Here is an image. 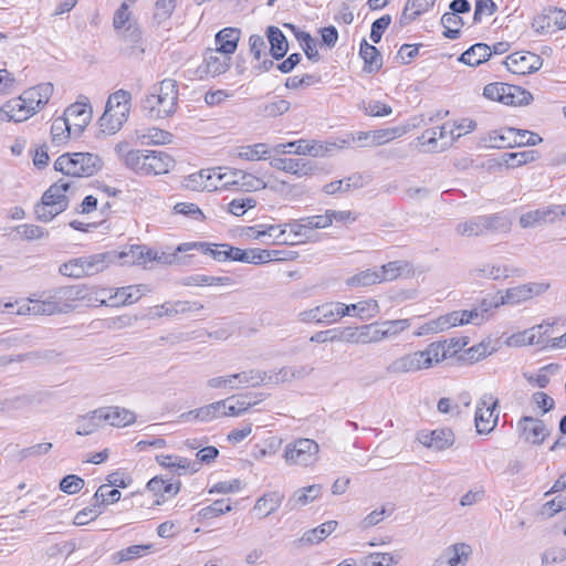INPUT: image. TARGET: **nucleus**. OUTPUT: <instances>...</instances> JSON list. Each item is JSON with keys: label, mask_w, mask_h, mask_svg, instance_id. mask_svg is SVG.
<instances>
[{"label": "nucleus", "mask_w": 566, "mask_h": 566, "mask_svg": "<svg viewBox=\"0 0 566 566\" xmlns=\"http://www.w3.org/2000/svg\"><path fill=\"white\" fill-rule=\"evenodd\" d=\"M178 84L176 80L165 78L143 99L142 108L150 119L172 116L178 105Z\"/></svg>", "instance_id": "obj_1"}, {"label": "nucleus", "mask_w": 566, "mask_h": 566, "mask_svg": "<svg viewBox=\"0 0 566 566\" xmlns=\"http://www.w3.org/2000/svg\"><path fill=\"white\" fill-rule=\"evenodd\" d=\"M75 189L74 181L59 179L43 193L41 202L35 206V214L40 221L49 222L69 208L67 192Z\"/></svg>", "instance_id": "obj_2"}, {"label": "nucleus", "mask_w": 566, "mask_h": 566, "mask_svg": "<svg viewBox=\"0 0 566 566\" xmlns=\"http://www.w3.org/2000/svg\"><path fill=\"white\" fill-rule=\"evenodd\" d=\"M103 159L93 153H65L54 161V169L66 177L88 178L103 168Z\"/></svg>", "instance_id": "obj_3"}, {"label": "nucleus", "mask_w": 566, "mask_h": 566, "mask_svg": "<svg viewBox=\"0 0 566 566\" xmlns=\"http://www.w3.org/2000/svg\"><path fill=\"white\" fill-rule=\"evenodd\" d=\"M438 348L439 345H428L423 350L411 352L397 357L386 366V373L399 376L428 369L433 366V359H437Z\"/></svg>", "instance_id": "obj_4"}, {"label": "nucleus", "mask_w": 566, "mask_h": 566, "mask_svg": "<svg viewBox=\"0 0 566 566\" xmlns=\"http://www.w3.org/2000/svg\"><path fill=\"white\" fill-rule=\"evenodd\" d=\"M319 446L316 441L300 438L287 443L284 449V459L287 464L310 467L318 460Z\"/></svg>", "instance_id": "obj_5"}, {"label": "nucleus", "mask_w": 566, "mask_h": 566, "mask_svg": "<svg viewBox=\"0 0 566 566\" xmlns=\"http://www.w3.org/2000/svg\"><path fill=\"white\" fill-rule=\"evenodd\" d=\"M297 318L302 323L333 324L339 318L338 302L324 303L313 308L298 313Z\"/></svg>", "instance_id": "obj_6"}, {"label": "nucleus", "mask_w": 566, "mask_h": 566, "mask_svg": "<svg viewBox=\"0 0 566 566\" xmlns=\"http://www.w3.org/2000/svg\"><path fill=\"white\" fill-rule=\"evenodd\" d=\"M231 57L223 54L218 49H207L203 54V63L198 67L197 72L202 76H218L226 73L230 67Z\"/></svg>", "instance_id": "obj_7"}, {"label": "nucleus", "mask_w": 566, "mask_h": 566, "mask_svg": "<svg viewBox=\"0 0 566 566\" xmlns=\"http://www.w3.org/2000/svg\"><path fill=\"white\" fill-rule=\"evenodd\" d=\"M507 70L514 74H530L541 69L543 61L539 55L531 52H515L504 61Z\"/></svg>", "instance_id": "obj_8"}, {"label": "nucleus", "mask_w": 566, "mask_h": 566, "mask_svg": "<svg viewBox=\"0 0 566 566\" xmlns=\"http://www.w3.org/2000/svg\"><path fill=\"white\" fill-rule=\"evenodd\" d=\"M63 117L73 133L80 135L92 119V107L88 103L76 102L64 111Z\"/></svg>", "instance_id": "obj_9"}, {"label": "nucleus", "mask_w": 566, "mask_h": 566, "mask_svg": "<svg viewBox=\"0 0 566 566\" xmlns=\"http://www.w3.org/2000/svg\"><path fill=\"white\" fill-rule=\"evenodd\" d=\"M418 441L434 451H442L453 446L455 441L454 433L449 428L436 429L432 431H420Z\"/></svg>", "instance_id": "obj_10"}, {"label": "nucleus", "mask_w": 566, "mask_h": 566, "mask_svg": "<svg viewBox=\"0 0 566 566\" xmlns=\"http://www.w3.org/2000/svg\"><path fill=\"white\" fill-rule=\"evenodd\" d=\"M196 250L202 254H209L213 260L222 262L232 260L233 254L229 250H233V247L229 244H211L208 242H187L181 243L177 247L178 252H188Z\"/></svg>", "instance_id": "obj_11"}, {"label": "nucleus", "mask_w": 566, "mask_h": 566, "mask_svg": "<svg viewBox=\"0 0 566 566\" xmlns=\"http://www.w3.org/2000/svg\"><path fill=\"white\" fill-rule=\"evenodd\" d=\"M521 437L530 443L542 444L548 434L543 420L524 416L517 422Z\"/></svg>", "instance_id": "obj_12"}, {"label": "nucleus", "mask_w": 566, "mask_h": 566, "mask_svg": "<svg viewBox=\"0 0 566 566\" xmlns=\"http://www.w3.org/2000/svg\"><path fill=\"white\" fill-rule=\"evenodd\" d=\"M127 253L120 252L116 254L114 252L96 253L87 256H82L83 261L82 269L84 276H92L105 271L112 263L117 259H124Z\"/></svg>", "instance_id": "obj_13"}, {"label": "nucleus", "mask_w": 566, "mask_h": 566, "mask_svg": "<svg viewBox=\"0 0 566 566\" xmlns=\"http://www.w3.org/2000/svg\"><path fill=\"white\" fill-rule=\"evenodd\" d=\"M478 318L479 314L473 308L469 311H454L433 321L430 329L438 332L465 324L480 325Z\"/></svg>", "instance_id": "obj_14"}, {"label": "nucleus", "mask_w": 566, "mask_h": 566, "mask_svg": "<svg viewBox=\"0 0 566 566\" xmlns=\"http://www.w3.org/2000/svg\"><path fill=\"white\" fill-rule=\"evenodd\" d=\"M54 91L53 84L42 83L34 87L25 90L19 98L23 99L25 106L33 113V115L42 107H44Z\"/></svg>", "instance_id": "obj_15"}, {"label": "nucleus", "mask_w": 566, "mask_h": 566, "mask_svg": "<svg viewBox=\"0 0 566 566\" xmlns=\"http://www.w3.org/2000/svg\"><path fill=\"white\" fill-rule=\"evenodd\" d=\"M201 310H203V305L199 302H190V301L165 302L161 305L153 307L150 310V316L153 318H160L163 316L175 317L179 314L200 312Z\"/></svg>", "instance_id": "obj_16"}, {"label": "nucleus", "mask_w": 566, "mask_h": 566, "mask_svg": "<svg viewBox=\"0 0 566 566\" xmlns=\"http://www.w3.org/2000/svg\"><path fill=\"white\" fill-rule=\"evenodd\" d=\"M496 405V400L492 403H489L485 400L479 402L474 417L478 433H490L495 428L499 419V413H494Z\"/></svg>", "instance_id": "obj_17"}, {"label": "nucleus", "mask_w": 566, "mask_h": 566, "mask_svg": "<svg viewBox=\"0 0 566 566\" xmlns=\"http://www.w3.org/2000/svg\"><path fill=\"white\" fill-rule=\"evenodd\" d=\"M124 43L123 52L130 57H140L145 51L142 30L136 23H128L120 33Z\"/></svg>", "instance_id": "obj_18"}, {"label": "nucleus", "mask_w": 566, "mask_h": 566, "mask_svg": "<svg viewBox=\"0 0 566 566\" xmlns=\"http://www.w3.org/2000/svg\"><path fill=\"white\" fill-rule=\"evenodd\" d=\"M218 167L212 169H201L197 174L190 175L186 179L185 186L191 190H207V191H214L219 190V182H218Z\"/></svg>", "instance_id": "obj_19"}, {"label": "nucleus", "mask_w": 566, "mask_h": 566, "mask_svg": "<svg viewBox=\"0 0 566 566\" xmlns=\"http://www.w3.org/2000/svg\"><path fill=\"white\" fill-rule=\"evenodd\" d=\"M339 318L354 315L361 319H369L379 313V304L376 300H364L355 304L338 302Z\"/></svg>", "instance_id": "obj_20"}, {"label": "nucleus", "mask_w": 566, "mask_h": 566, "mask_svg": "<svg viewBox=\"0 0 566 566\" xmlns=\"http://www.w3.org/2000/svg\"><path fill=\"white\" fill-rule=\"evenodd\" d=\"M97 417L103 418L104 423L113 427H126L136 420V415L122 407H103L98 408Z\"/></svg>", "instance_id": "obj_21"}, {"label": "nucleus", "mask_w": 566, "mask_h": 566, "mask_svg": "<svg viewBox=\"0 0 566 566\" xmlns=\"http://www.w3.org/2000/svg\"><path fill=\"white\" fill-rule=\"evenodd\" d=\"M145 175H161L167 174L174 166V158L165 151L147 150Z\"/></svg>", "instance_id": "obj_22"}, {"label": "nucleus", "mask_w": 566, "mask_h": 566, "mask_svg": "<svg viewBox=\"0 0 566 566\" xmlns=\"http://www.w3.org/2000/svg\"><path fill=\"white\" fill-rule=\"evenodd\" d=\"M33 115L23 99L15 97L6 102L0 108V120L21 123Z\"/></svg>", "instance_id": "obj_23"}, {"label": "nucleus", "mask_w": 566, "mask_h": 566, "mask_svg": "<svg viewBox=\"0 0 566 566\" xmlns=\"http://www.w3.org/2000/svg\"><path fill=\"white\" fill-rule=\"evenodd\" d=\"M271 167L282 170L297 177L308 176L313 172L314 167L310 161L301 158H273L270 161Z\"/></svg>", "instance_id": "obj_24"}, {"label": "nucleus", "mask_w": 566, "mask_h": 566, "mask_svg": "<svg viewBox=\"0 0 566 566\" xmlns=\"http://www.w3.org/2000/svg\"><path fill=\"white\" fill-rule=\"evenodd\" d=\"M132 94L125 90H118L108 96L106 108H109L119 120L126 122L130 112Z\"/></svg>", "instance_id": "obj_25"}, {"label": "nucleus", "mask_w": 566, "mask_h": 566, "mask_svg": "<svg viewBox=\"0 0 566 566\" xmlns=\"http://www.w3.org/2000/svg\"><path fill=\"white\" fill-rule=\"evenodd\" d=\"M69 307L66 303H61L59 298L53 297V292L42 300H30L28 311L35 315H52L65 312Z\"/></svg>", "instance_id": "obj_26"}, {"label": "nucleus", "mask_w": 566, "mask_h": 566, "mask_svg": "<svg viewBox=\"0 0 566 566\" xmlns=\"http://www.w3.org/2000/svg\"><path fill=\"white\" fill-rule=\"evenodd\" d=\"M554 222L553 205L527 211L520 217V224L522 228H534Z\"/></svg>", "instance_id": "obj_27"}, {"label": "nucleus", "mask_w": 566, "mask_h": 566, "mask_svg": "<svg viewBox=\"0 0 566 566\" xmlns=\"http://www.w3.org/2000/svg\"><path fill=\"white\" fill-rule=\"evenodd\" d=\"M337 527L336 521H327L319 526L306 531L301 538L297 539L298 546H310L318 544L331 535Z\"/></svg>", "instance_id": "obj_28"}, {"label": "nucleus", "mask_w": 566, "mask_h": 566, "mask_svg": "<svg viewBox=\"0 0 566 566\" xmlns=\"http://www.w3.org/2000/svg\"><path fill=\"white\" fill-rule=\"evenodd\" d=\"M468 344H469V337H467V336L453 337L450 339L431 343L430 345H433V346L439 345V348H438L439 353L436 357L437 359H433V363L438 364L449 357L457 355Z\"/></svg>", "instance_id": "obj_29"}, {"label": "nucleus", "mask_w": 566, "mask_h": 566, "mask_svg": "<svg viewBox=\"0 0 566 566\" xmlns=\"http://www.w3.org/2000/svg\"><path fill=\"white\" fill-rule=\"evenodd\" d=\"M266 38L270 43V54L274 60H281L289 51V42L284 33L274 25L266 29Z\"/></svg>", "instance_id": "obj_30"}, {"label": "nucleus", "mask_w": 566, "mask_h": 566, "mask_svg": "<svg viewBox=\"0 0 566 566\" xmlns=\"http://www.w3.org/2000/svg\"><path fill=\"white\" fill-rule=\"evenodd\" d=\"M491 55L492 51L488 44L475 43L471 45L467 51H464L458 60L459 62L469 66H479L480 64L486 62Z\"/></svg>", "instance_id": "obj_31"}, {"label": "nucleus", "mask_w": 566, "mask_h": 566, "mask_svg": "<svg viewBox=\"0 0 566 566\" xmlns=\"http://www.w3.org/2000/svg\"><path fill=\"white\" fill-rule=\"evenodd\" d=\"M240 30L237 28H224L216 34L217 49L223 54L231 55L238 48Z\"/></svg>", "instance_id": "obj_32"}, {"label": "nucleus", "mask_w": 566, "mask_h": 566, "mask_svg": "<svg viewBox=\"0 0 566 566\" xmlns=\"http://www.w3.org/2000/svg\"><path fill=\"white\" fill-rule=\"evenodd\" d=\"M283 500L284 494L277 491L269 492L256 500L253 510L261 514V518H264L274 513L281 506Z\"/></svg>", "instance_id": "obj_33"}, {"label": "nucleus", "mask_w": 566, "mask_h": 566, "mask_svg": "<svg viewBox=\"0 0 566 566\" xmlns=\"http://www.w3.org/2000/svg\"><path fill=\"white\" fill-rule=\"evenodd\" d=\"M359 55L364 60V71L376 72L382 66V57L378 49L366 40L360 43Z\"/></svg>", "instance_id": "obj_34"}, {"label": "nucleus", "mask_w": 566, "mask_h": 566, "mask_svg": "<svg viewBox=\"0 0 566 566\" xmlns=\"http://www.w3.org/2000/svg\"><path fill=\"white\" fill-rule=\"evenodd\" d=\"M472 553L471 546L465 543H458L447 547L440 557H444L448 566H458L469 559Z\"/></svg>", "instance_id": "obj_35"}, {"label": "nucleus", "mask_w": 566, "mask_h": 566, "mask_svg": "<svg viewBox=\"0 0 566 566\" xmlns=\"http://www.w3.org/2000/svg\"><path fill=\"white\" fill-rule=\"evenodd\" d=\"M230 253L233 254L232 261L250 263V264H263L266 263L268 253H265V249H247L242 250L240 248H234L233 250H229Z\"/></svg>", "instance_id": "obj_36"}, {"label": "nucleus", "mask_w": 566, "mask_h": 566, "mask_svg": "<svg viewBox=\"0 0 566 566\" xmlns=\"http://www.w3.org/2000/svg\"><path fill=\"white\" fill-rule=\"evenodd\" d=\"M321 490L322 486L319 484H313L307 488L300 489L289 499L287 505H290L291 509H294L297 505L304 506L318 497Z\"/></svg>", "instance_id": "obj_37"}, {"label": "nucleus", "mask_w": 566, "mask_h": 566, "mask_svg": "<svg viewBox=\"0 0 566 566\" xmlns=\"http://www.w3.org/2000/svg\"><path fill=\"white\" fill-rule=\"evenodd\" d=\"M60 355L61 354L56 353L55 350L46 349V350H42V352H34V353L17 355L15 357L3 356V357H0V365H8L10 363L23 361L27 359H36L40 361L52 363V361H56L57 357Z\"/></svg>", "instance_id": "obj_38"}, {"label": "nucleus", "mask_w": 566, "mask_h": 566, "mask_svg": "<svg viewBox=\"0 0 566 566\" xmlns=\"http://www.w3.org/2000/svg\"><path fill=\"white\" fill-rule=\"evenodd\" d=\"M232 398H227L223 400H219L212 403H209L207 406H203L201 408L195 409L193 412H196V419H199L201 421H211L213 419H217L222 415V411H226L227 403Z\"/></svg>", "instance_id": "obj_39"}, {"label": "nucleus", "mask_w": 566, "mask_h": 566, "mask_svg": "<svg viewBox=\"0 0 566 566\" xmlns=\"http://www.w3.org/2000/svg\"><path fill=\"white\" fill-rule=\"evenodd\" d=\"M147 489L153 492L155 495H160L163 497H171L175 496L180 490V482L171 483L166 482L165 480L155 476L150 479L147 483Z\"/></svg>", "instance_id": "obj_40"}, {"label": "nucleus", "mask_w": 566, "mask_h": 566, "mask_svg": "<svg viewBox=\"0 0 566 566\" xmlns=\"http://www.w3.org/2000/svg\"><path fill=\"white\" fill-rule=\"evenodd\" d=\"M98 409L82 416L77 420L76 434L78 436H87L96 431L99 427L103 426V418L97 417Z\"/></svg>", "instance_id": "obj_41"}, {"label": "nucleus", "mask_w": 566, "mask_h": 566, "mask_svg": "<svg viewBox=\"0 0 566 566\" xmlns=\"http://www.w3.org/2000/svg\"><path fill=\"white\" fill-rule=\"evenodd\" d=\"M485 232L503 231L506 232L511 228V219L504 212L483 214Z\"/></svg>", "instance_id": "obj_42"}, {"label": "nucleus", "mask_w": 566, "mask_h": 566, "mask_svg": "<svg viewBox=\"0 0 566 566\" xmlns=\"http://www.w3.org/2000/svg\"><path fill=\"white\" fill-rule=\"evenodd\" d=\"M265 371L260 369H249L241 373L232 374V378H238L241 388L259 387L264 384Z\"/></svg>", "instance_id": "obj_43"}, {"label": "nucleus", "mask_w": 566, "mask_h": 566, "mask_svg": "<svg viewBox=\"0 0 566 566\" xmlns=\"http://www.w3.org/2000/svg\"><path fill=\"white\" fill-rule=\"evenodd\" d=\"M455 231L462 237H478L485 234L483 217L476 216L465 222L459 223Z\"/></svg>", "instance_id": "obj_44"}, {"label": "nucleus", "mask_w": 566, "mask_h": 566, "mask_svg": "<svg viewBox=\"0 0 566 566\" xmlns=\"http://www.w3.org/2000/svg\"><path fill=\"white\" fill-rule=\"evenodd\" d=\"M551 328L552 325L549 324L536 325L530 329L524 331L522 336L527 337L526 343L530 345H539L542 348H545L548 344V339L546 337L548 336Z\"/></svg>", "instance_id": "obj_45"}, {"label": "nucleus", "mask_w": 566, "mask_h": 566, "mask_svg": "<svg viewBox=\"0 0 566 566\" xmlns=\"http://www.w3.org/2000/svg\"><path fill=\"white\" fill-rule=\"evenodd\" d=\"M441 24L446 29L443 35L448 39L455 40L460 38L463 20L459 15L446 12L441 18Z\"/></svg>", "instance_id": "obj_46"}, {"label": "nucleus", "mask_w": 566, "mask_h": 566, "mask_svg": "<svg viewBox=\"0 0 566 566\" xmlns=\"http://www.w3.org/2000/svg\"><path fill=\"white\" fill-rule=\"evenodd\" d=\"M409 327L410 319L408 318L391 319L380 323L384 339L397 337L399 334L407 331Z\"/></svg>", "instance_id": "obj_47"}, {"label": "nucleus", "mask_w": 566, "mask_h": 566, "mask_svg": "<svg viewBox=\"0 0 566 566\" xmlns=\"http://www.w3.org/2000/svg\"><path fill=\"white\" fill-rule=\"evenodd\" d=\"M177 6V0H157L155 3V10L153 20L157 25L167 21L174 13Z\"/></svg>", "instance_id": "obj_48"}, {"label": "nucleus", "mask_w": 566, "mask_h": 566, "mask_svg": "<svg viewBox=\"0 0 566 566\" xmlns=\"http://www.w3.org/2000/svg\"><path fill=\"white\" fill-rule=\"evenodd\" d=\"M381 283L378 270L367 269L347 280L349 286H370Z\"/></svg>", "instance_id": "obj_49"}, {"label": "nucleus", "mask_w": 566, "mask_h": 566, "mask_svg": "<svg viewBox=\"0 0 566 566\" xmlns=\"http://www.w3.org/2000/svg\"><path fill=\"white\" fill-rule=\"evenodd\" d=\"M124 123V120H119V118L114 116L113 112L106 107L98 120L101 132L106 135H114L117 133Z\"/></svg>", "instance_id": "obj_50"}, {"label": "nucleus", "mask_w": 566, "mask_h": 566, "mask_svg": "<svg viewBox=\"0 0 566 566\" xmlns=\"http://www.w3.org/2000/svg\"><path fill=\"white\" fill-rule=\"evenodd\" d=\"M513 134V127L494 130L489 136V145L493 148H511Z\"/></svg>", "instance_id": "obj_51"}, {"label": "nucleus", "mask_w": 566, "mask_h": 566, "mask_svg": "<svg viewBox=\"0 0 566 566\" xmlns=\"http://www.w3.org/2000/svg\"><path fill=\"white\" fill-rule=\"evenodd\" d=\"M494 350L495 348L490 346V342H481L480 344L467 349L462 356V359L473 364L485 358L488 355H491Z\"/></svg>", "instance_id": "obj_52"}, {"label": "nucleus", "mask_w": 566, "mask_h": 566, "mask_svg": "<svg viewBox=\"0 0 566 566\" xmlns=\"http://www.w3.org/2000/svg\"><path fill=\"white\" fill-rule=\"evenodd\" d=\"M232 511V506L230 504L229 499H221L214 501L212 504L201 509L199 511V515L202 518H213L219 515L226 514L228 512Z\"/></svg>", "instance_id": "obj_53"}, {"label": "nucleus", "mask_w": 566, "mask_h": 566, "mask_svg": "<svg viewBox=\"0 0 566 566\" xmlns=\"http://www.w3.org/2000/svg\"><path fill=\"white\" fill-rule=\"evenodd\" d=\"M72 132V128L63 116L56 118L51 126L52 142L56 145H61L69 139Z\"/></svg>", "instance_id": "obj_54"}, {"label": "nucleus", "mask_w": 566, "mask_h": 566, "mask_svg": "<svg viewBox=\"0 0 566 566\" xmlns=\"http://www.w3.org/2000/svg\"><path fill=\"white\" fill-rule=\"evenodd\" d=\"M507 87H510V84L506 83H490L484 86L483 96L488 99L505 104L510 95L506 91Z\"/></svg>", "instance_id": "obj_55"}, {"label": "nucleus", "mask_w": 566, "mask_h": 566, "mask_svg": "<svg viewBox=\"0 0 566 566\" xmlns=\"http://www.w3.org/2000/svg\"><path fill=\"white\" fill-rule=\"evenodd\" d=\"M537 151L524 150L518 153H506L503 155V160L507 167H518L536 159Z\"/></svg>", "instance_id": "obj_56"}, {"label": "nucleus", "mask_w": 566, "mask_h": 566, "mask_svg": "<svg viewBox=\"0 0 566 566\" xmlns=\"http://www.w3.org/2000/svg\"><path fill=\"white\" fill-rule=\"evenodd\" d=\"M506 91L510 93L507 96L505 105H514V106H522L527 105L533 99L532 94L516 85H511L506 88Z\"/></svg>", "instance_id": "obj_57"}, {"label": "nucleus", "mask_w": 566, "mask_h": 566, "mask_svg": "<svg viewBox=\"0 0 566 566\" xmlns=\"http://www.w3.org/2000/svg\"><path fill=\"white\" fill-rule=\"evenodd\" d=\"M406 130L400 127H392V128H384V129H377L371 132V145L373 146H379L385 143H388L396 137L401 136L405 134Z\"/></svg>", "instance_id": "obj_58"}, {"label": "nucleus", "mask_w": 566, "mask_h": 566, "mask_svg": "<svg viewBox=\"0 0 566 566\" xmlns=\"http://www.w3.org/2000/svg\"><path fill=\"white\" fill-rule=\"evenodd\" d=\"M102 503L95 502L90 506L81 510L76 513L73 523L77 526H83L88 524L91 521H94L97 516L102 514Z\"/></svg>", "instance_id": "obj_59"}, {"label": "nucleus", "mask_w": 566, "mask_h": 566, "mask_svg": "<svg viewBox=\"0 0 566 566\" xmlns=\"http://www.w3.org/2000/svg\"><path fill=\"white\" fill-rule=\"evenodd\" d=\"M241 171L231 168L218 167L219 189H228L230 186H240Z\"/></svg>", "instance_id": "obj_60"}, {"label": "nucleus", "mask_w": 566, "mask_h": 566, "mask_svg": "<svg viewBox=\"0 0 566 566\" xmlns=\"http://www.w3.org/2000/svg\"><path fill=\"white\" fill-rule=\"evenodd\" d=\"M53 297L59 298L61 303H66L67 301L83 300L85 294L81 286H61L53 291Z\"/></svg>", "instance_id": "obj_61"}, {"label": "nucleus", "mask_w": 566, "mask_h": 566, "mask_svg": "<svg viewBox=\"0 0 566 566\" xmlns=\"http://www.w3.org/2000/svg\"><path fill=\"white\" fill-rule=\"evenodd\" d=\"M291 107L290 102L286 99H277L270 103L264 104L260 107V113L264 117H276L289 112Z\"/></svg>", "instance_id": "obj_62"}, {"label": "nucleus", "mask_w": 566, "mask_h": 566, "mask_svg": "<svg viewBox=\"0 0 566 566\" xmlns=\"http://www.w3.org/2000/svg\"><path fill=\"white\" fill-rule=\"evenodd\" d=\"M146 154L147 150H132L130 154L127 155L125 166L138 175H145L146 166H144L143 163L146 161Z\"/></svg>", "instance_id": "obj_63"}, {"label": "nucleus", "mask_w": 566, "mask_h": 566, "mask_svg": "<svg viewBox=\"0 0 566 566\" xmlns=\"http://www.w3.org/2000/svg\"><path fill=\"white\" fill-rule=\"evenodd\" d=\"M396 563L389 553H371L361 560V566H390Z\"/></svg>", "instance_id": "obj_64"}]
</instances>
